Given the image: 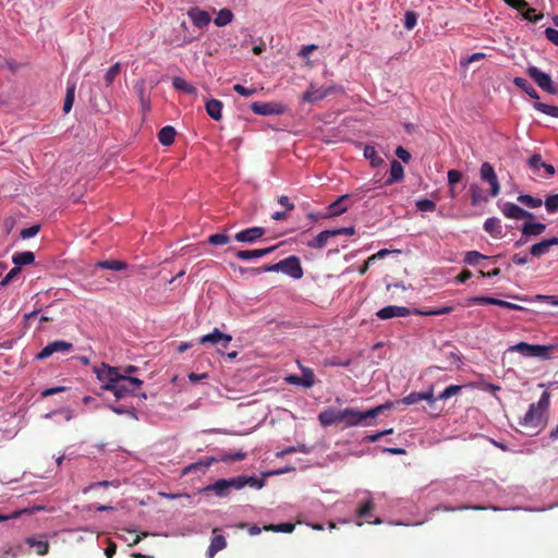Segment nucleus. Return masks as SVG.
I'll list each match as a JSON object with an SVG mask.
<instances>
[{
  "label": "nucleus",
  "mask_w": 558,
  "mask_h": 558,
  "mask_svg": "<svg viewBox=\"0 0 558 558\" xmlns=\"http://www.w3.org/2000/svg\"><path fill=\"white\" fill-rule=\"evenodd\" d=\"M263 271H282L294 279H300L303 276L300 259L296 256H289L277 264L264 266ZM256 272H260V269H256Z\"/></svg>",
  "instance_id": "f03ea898"
},
{
  "label": "nucleus",
  "mask_w": 558,
  "mask_h": 558,
  "mask_svg": "<svg viewBox=\"0 0 558 558\" xmlns=\"http://www.w3.org/2000/svg\"><path fill=\"white\" fill-rule=\"evenodd\" d=\"M187 16L191 19L192 23L198 28L206 27L211 21L209 13L204 10H201L199 8H191L187 11Z\"/></svg>",
  "instance_id": "a211bd4d"
},
{
  "label": "nucleus",
  "mask_w": 558,
  "mask_h": 558,
  "mask_svg": "<svg viewBox=\"0 0 558 558\" xmlns=\"http://www.w3.org/2000/svg\"><path fill=\"white\" fill-rule=\"evenodd\" d=\"M110 410L112 412L117 413V414H128V415H130V416H132L134 418H137V416H136V414H135V412L133 410H130V409H128L125 407H122V405H120V407L110 405Z\"/></svg>",
  "instance_id": "69168bd1"
},
{
  "label": "nucleus",
  "mask_w": 558,
  "mask_h": 558,
  "mask_svg": "<svg viewBox=\"0 0 558 558\" xmlns=\"http://www.w3.org/2000/svg\"><path fill=\"white\" fill-rule=\"evenodd\" d=\"M318 421L323 426H330L336 423H341L340 410L326 409L318 414Z\"/></svg>",
  "instance_id": "aec40b11"
},
{
  "label": "nucleus",
  "mask_w": 558,
  "mask_h": 558,
  "mask_svg": "<svg viewBox=\"0 0 558 558\" xmlns=\"http://www.w3.org/2000/svg\"><path fill=\"white\" fill-rule=\"evenodd\" d=\"M73 348L71 342L64 340H56L49 342L37 355V360H45L57 352L66 353L70 352Z\"/></svg>",
  "instance_id": "f8f14e48"
},
{
  "label": "nucleus",
  "mask_w": 558,
  "mask_h": 558,
  "mask_svg": "<svg viewBox=\"0 0 558 558\" xmlns=\"http://www.w3.org/2000/svg\"><path fill=\"white\" fill-rule=\"evenodd\" d=\"M264 530L272 531V532L291 533L294 530V524H292V523L269 524V525L264 526Z\"/></svg>",
  "instance_id": "79ce46f5"
},
{
  "label": "nucleus",
  "mask_w": 558,
  "mask_h": 558,
  "mask_svg": "<svg viewBox=\"0 0 558 558\" xmlns=\"http://www.w3.org/2000/svg\"><path fill=\"white\" fill-rule=\"evenodd\" d=\"M554 245H558V236L543 240L531 247V254L535 257H541L548 253L549 248Z\"/></svg>",
  "instance_id": "6ab92c4d"
},
{
  "label": "nucleus",
  "mask_w": 558,
  "mask_h": 558,
  "mask_svg": "<svg viewBox=\"0 0 558 558\" xmlns=\"http://www.w3.org/2000/svg\"><path fill=\"white\" fill-rule=\"evenodd\" d=\"M40 227L38 225H34L29 228L22 229L20 235L22 239H29L35 236L39 232Z\"/></svg>",
  "instance_id": "13d9d810"
},
{
  "label": "nucleus",
  "mask_w": 558,
  "mask_h": 558,
  "mask_svg": "<svg viewBox=\"0 0 558 558\" xmlns=\"http://www.w3.org/2000/svg\"><path fill=\"white\" fill-rule=\"evenodd\" d=\"M468 302L471 305H474V304H493V305H497L498 304V299L490 298V296H473V298L469 299Z\"/></svg>",
  "instance_id": "09e8293b"
},
{
  "label": "nucleus",
  "mask_w": 558,
  "mask_h": 558,
  "mask_svg": "<svg viewBox=\"0 0 558 558\" xmlns=\"http://www.w3.org/2000/svg\"><path fill=\"white\" fill-rule=\"evenodd\" d=\"M302 377L301 378V385L311 388L315 384V375L314 372L308 367H301Z\"/></svg>",
  "instance_id": "4c0bfd02"
},
{
  "label": "nucleus",
  "mask_w": 558,
  "mask_h": 558,
  "mask_svg": "<svg viewBox=\"0 0 558 558\" xmlns=\"http://www.w3.org/2000/svg\"><path fill=\"white\" fill-rule=\"evenodd\" d=\"M265 234V229L262 227H253L238 232L234 239L238 242L254 243Z\"/></svg>",
  "instance_id": "2eb2a0df"
},
{
  "label": "nucleus",
  "mask_w": 558,
  "mask_h": 558,
  "mask_svg": "<svg viewBox=\"0 0 558 558\" xmlns=\"http://www.w3.org/2000/svg\"><path fill=\"white\" fill-rule=\"evenodd\" d=\"M214 461H215L214 458H208L206 460H202V461L192 463L184 468L183 474H189V473L196 472V471L204 472L211 465V463Z\"/></svg>",
  "instance_id": "473e14b6"
},
{
  "label": "nucleus",
  "mask_w": 558,
  "mask_h": 558,
  "mask_svg": "<svg viewBox=\"0 0 558 558\" xmlns=\"http://www.w3.org/2000/svg\"><path fill=\"white\" fill-rule=\"evenodd\" d=\"M471 203L472 205H478L483 202H487V197L484 196L480 190V187L475 184L471 185Z\"/></svg>",
  "instance_id": "37998d69"
},
{
  "label": "nucleus",
  "mask_w": 558,
  "mask_h": 558,
  "mask_svg": "<svg viewBox=\"0 0 558 558\" xmlns=\"http://www.w3.org/2000/svg\"><path fill=\"white\" fill-rule=\"evenodd\" d=\"M484 230L494 238L502 236V226L500 219L498 218L492 217L486 219L484 222Z\"/></svg>",
  "instance_id": "4be33fe9"
},
{
  "label": "nucleus",
  "mask_w": 558,
  "mask_h": 558,
  "mask_svg": "<svg viewBox=\"0 0 558 558\" xmlns=\"http://www.w3.org/2000/svg\"><path fill=\"white\" fill-rule=\"evenodd\" d=\"M518 201L527 206L529 208H537L543 204V201L541 198H536L527 194L520 195L518 197Z\"/></svg>",
  "instance_id": "ea45409f"
},
{
  "label": "nucleus",
  "mask_w": 558,
  "mask_h": 558,
  "mask_svg": "<svg viewBox=\"0 0 558 558\" xmlns=\"http://www.w3.org/2000/svg\"><path fill=\"white\" fill-rule=\"evenodd\" d=\"M392 407V403L387 402L385 404L377 405L367 411H360L353 408H345L340 410L341 423H344L345 427L353 426H372L373 420L381 414L385 410Z\"/></svg>",
  "instance_id": "f257e3e1"
},
{
  "label": "nucleus",
  "mask_w": 558,
  "mask_h": 558,
  "mask_svg": "<svg viewBox=\"0 0 558 558\" xmlns=\"http://www.w3.org/2000/svg\"><path fill=\"white\" fill-rule=\"evenodd\" d=\"M534 108L539 112H543L550 117L558 118V107L556 106H550L543 102H535Z\"/></svg>",
  "instance_id": "a19ab883"
},
{
  "label": "nucleus",
  "mask_w": 558,
  "mask_h": 558,
  "mask_svg": "<svg viewBox=\"0 0 558 558\" xmlns=\"http://www.w3.org/2000/svg\"><path fill=\"white\" fill-rule=\"evenodd\" d=\"M526 73L543 90L551 95L558 94V86L554 84L548 74L538 68L531 65L526 69Z\"/></svg>",
  "instance_id": "423d86ee"
},
{
  "label": "nucleus",
  "mask_w": 558,
  "mask_h": 558,
  "mask_svg": "<svg viewBox=\"0 0 558 558\" xmlns=\"http://www.w3.org/2000/svg\"><path fill=\"white\" fill-rule=\"evenodd\" d=\"M545 36L549 41L558 46V29L548 27L545 29Z\"/></svg>",
  "instance_id": "338daca9"
},
{
  "label": "nucleus",
  "mask_w": 558,
  "mask_h": 558,
  "mask_svg": "<svg viewBox=\"0 0 558 558\" xmlns=\"http://www.w3.org/2000/svg\"><path fill=\"white\" fill-rule=\"evenodd\" d=\"M546 229V226L541 222H525L522 226L521 232L522 238L515 242V246H520L527 242V236L533 235H539L542 234Z\"/></svg>",
  "instance_id": "ddd939ff"
},
{
  "label": "nucleus",
  "mask_w": 558,
  "mask_h": 558,
  "mask_svg": "<svg viewBox=\"0 0 558 558\" xmlns=\"http://www.w3.org/2000/svg\"><path fill=\"white\" fill-rule=\"evenodd\" d=\"M550 396L548 392H543L538 402L535 404L541 411H545L549 405Z\"/></svg>",
  "instance_id": "0e129e2a"
},
{
  "label": "nucleus",
  "mask_w": 558,
  "mask_h": 558,
  "mask_svg": "<svg viewBox=\"0 0 558 558\" xmlns=\"http://www.w3.org/2000/svg\"><path fill=\"white\" fill-rule=\"evenodd\" d=\"M233 89H234V92H236L238 94H240L243 97H251V96L255 95L257 92L256 88H247L241 84H235L233 86Z\"/></svg>",
  "instance_id": "6e6d98bb"
},
{
  "label": "nucleus",
  "mask_w": 558,
  "mask_h": 558,
  "mask_svg": "<svg viewBox=\"0 0 558 558\" xmlns=\"http://www.w3.org/2000/svg\"><path fill=\"white\" fill-rule=\"evenodd\" d=\"M349 197L348 194L341 195L338 199L331 203L328 207L330 217L339 216L347 211V206L343 205V202Z\"/></svg>",
  "instance_id": "c85d7f7f"
},
{
  "label": "nucleus",
  "mask_w": 558,
  "mask_h": 558,
  "mask_svg": "<svg viewBox=\"0 0 558 558\" xmlns=\"http://www.w3.org/2000/svg\"><path fill=\"white\" fill-rule=\"evenodd\" d=\"M175 134L174 128L167 125L159 131L158 140L162 145L169 146L174 142Z\"/></svg>",
  "instance_id": "bb28decb"
},
{
  "label": "nucleus",
  "mask_w": 558,
  "mask_h": 558,
  "mask_svg": "<svg viewBox=\"0 0 558 558\" xmlns=\"http://www.w3.org/2000/svg\"><path fill=\"white\" fill-rule=\"evenodd\" d=\"M513 83L517 87H519L520 89L525 92L531 98H534V99L539 98L536 89L532 86V84L527 80H525L523 77H515L513 80Z\"/></svg>",
  "instance_id": "cd10ccee"
},
{
  "label": "nucleus",
  "mask_w": 558,
  "mask_h": 558,
  "mask_svg": "<svg viewBox=\"0 0 558 558\" xmlns=\"http://www.w3.org/2000/svg\"><path fill=\"white\" fill-rule=\"evenodd\" d=\"M21 272V268L15 266L12 268L5 277L0 282L1 286H7L9 282H11Z\"/></svg>",
  "instance_id": "680f3d73"
},
{
  "label": "nucleus",
  "mask_w": 558,
  "mask_h": 558,
  "mask_svg": "<svg viewBox=\"0 0 558 558\" xmlns=\"http://www.w3.org/2000/svg\"><path fill=\"white\" fill-rule=\"evenodd\" d=\"M143 385V381L137 377H131L126 375L120 376L119 380L111 388V392L117 399L125 398L126 396L133 395L137 388Z\"/></svg>",
  "instance_id": "20e7f679"
},
{
  "label": "nucleus",
  "mask_w": 558,
  "mask_h": 558,
  "mask_svg": "<svg viewBox=\"0 0 558 558\" xmlns=\"http://www.w3.org/2000/svg\"><path fill=\"white\" fill-rule=\"evenodd\" d=\"M417 23V14L413 11H407L404 14V27L409 31L413 29Z\"/></svg>",
  "instance_id": "603ef678"
},
{
  "label": "nucleus",
  "mask_w": 558,
  "mask_h": 558,
  "mask_svg": "<svg viewBox=\"0 0 558 558\" xmlns=\"http://www.w3.org/2000/svg\"><path fill=\"white\" fill-rule=\"evenodd\" d=\"M363 155L366 159L369 160L372 167L374 168L379 167L384 162V159L377 155L375 147L371 145H366L364 147Z\"/></svg>",
  "instance_id": "7c9ffc66"
},
{
  "label": "nucleus",
  "mask_w": 558,
  "mask_h": 558,
  "mask_svg": "<svg viewBox=\"0 0 558 558\" xmlns=\"http://www.w3.org/2000/svg\"><path fill=\"white\" fill-rule=\"evenodd\" d=\"M501 213L507 217L511 219H524V218H532L533 214L521 208L520 206L513 204V203H505L501 206Z\"/></svg>",
  "instance_id": "4468645a"
},
{
  "label": "nucleus",
  "mask_w": 558,
  "mask_h": 558,
  "mask_svg": "<svg viewBox=\"0 0 558 558\" xmlns=\"http://www.w3.org/2000/svg\"><path fill=\"white\" fill-rule=\"evenodd\" d=\"M553 345H539V344H530L526 342H519L509 348L511 352H519L524 356H537V357H548V352L553 349Z\"/></svg>",
  "instance_id": "0eeeda50"
},
{
  "label": "nucleus",
  "mask_w": 558,
  "mask_h": 558,
  "mask_svg": "<svg viewBox=\"0 0 558 558\" xmlns=\"http://www.w3.org/2000/svg\"><path fill=\"white\" fill-rule=\"evenodd\" d=\"M373 509H374V502H373V500L369 499L357 510V515L360 518H366L369 515V513L372 512Z\"/></svg>",
  "instance_id": "bf43d9fd"
},
{
  "label": "nucleus",
  "mask_w": 558,
  "mask_h": 558,
  "mask_svg": "<svg viewBox=\"0 0 558 558\" xmlns=\"http://www.w3.org/2000/svg\"><path fill=\"white\" fill-rule=\"evenodd\" d=\"M331 230L322 231L315 239L310 241L307 245L313 248H323L329 238L333 236Z\"/></svg>",
  "instance_id": "2f4dec72"
},
{
  "label": "nucleus",
  "mask_w": 558,
  "mask_h": 558,
  "mask_svg": "<svg viewBox=\"0 0 558 558\" xmlns=\"http://www.w3.org/2000/svg\"><path fill=\"white\" fill-rule=\"evenodd\" d=\"M74 96H75V84L69 83L66 88V94L63 102V111L65 113H69L73 107L74 102Z\"/></svg>",
  "instance_id": "e433bc0d"
},
{
  "label": "nucleus",
  "mask_w": 558,
  "mask_h": 558,
  "mask_svg": "<svg viewBox=\"0 0 558 558\" xmlns=\"http://www.w3.org/2000/svg\"><path fill=\"white\" fill-rule=\"evenodd\" d=\"M415 205L421 211H433L436 208V203L428 198L418 199Z\"/></svg>",
  "instance_id": "de8ad7c7"
},
{
  "label": "nucleus",
  "mask_w": 558,
  "mask_h": 558,
  "mask_svg": "<svg viewBox=\"0 0 558 558\" xmlns=\"http://www.w3.org/2000/svg\"><path fill=\"white\" fill-rule=\"evenodd\" d=\"M487 257L478 253L477 251H470L465 254L464 263L469 265H477L481 259H486Z\"/></svg>",
  "instance_id": "49530a36"
},
{
  "label": "nucleus",
  "mask_w": 558,
  "mask_h": 558,
  "mask_svg": "<svg viewBox=\"0 0 558 558\" xmlns=\"http://www.w3.org/2000/svg\"><path fill=\"white\" fill-rule=\"evenodd\" d=\"M35 255L33 252L26 251L21 253H15L12 257L13 263L15 266L20 267L24 265H29L34 262Z\"/></svg>",
  "instance_id": "c756f323"
},
{
  "label": "nucleus",
  "mask_w": 558,
  "mask_h": 558,
  "mask_svg": "<svg viewBox=\"0 0 558 558\" xmlns=\"http://www.w3.org/2000/svg\"><path fill=\"white\" fill-rule=\"evenodd\" d=\"M410 314V310L404 306L389 305L376 313L380 319H390L393 317H405Z\"/></svg>",
  "instance_id": "dca6fc26"
},
{
  "label": "nucleus",
  "mask_w": 558,
  "mask_h": 558,
  "mask_svg": "<svg viewBox=\"0 0 558 558\" xmlns=\"http://www.w3.org/2000/svg\"><path fill=\"white\" fill-rule=\"evenodd\" d=\"M26 543L31 547H34L38 555H46L48 553L49 544L46 541H37V539L33 538V537H28L26 539Z\"/></svg>",
  "instance_id": "58836bf2"
},
{
  "label": "nucleus",
  "mask_w": 558,
  "mask_h": 558,
  "mask_svg": "<svg viewBox=\"0 0 558 558\" xmlns=\"http://www.w3.org/2000/svg\"><path fill=\"white\" fill-rule=\"evenodd\" d=\"M205 489L215 492V494L218 497H226V496H228L231 488L228 484V481L226 478H222V480H218L217 482H215L211 485H208Z\"/></svg>",
  "instance_id": "a878e982"
},
{
  "label": "nucleus",
  "mask_w": 558,
  "mask_h": 558,
  "mask_svg": "<svg viewBox=\"0 0 558 558\" xmlns=\"http://www.w3.org/2000/svg\"><path fill=\"white\" fill-rule=\"evenodd\" d=\"M227 547V541L223 535H215L211 538L207 550V558H214L215 555Z\"/></svg>",
  "instance_id": "393cba45"
},
{
  "label": "nucleus",
  "mask_w": 558,
  "mask_h": 558,
  "mask_svg": "<svg viewBox=\"0 0 558 558\" xmlns=\"http://www.w3.org/2000/svg\"><path fill=\"white\" fill-rule=\"evenodd\" d=\"M447 177L449 185L452 186L461 180L462 173L459 170L451 169L448 171Z\"/></svg>",
  "instance_id": "052dcab7"
},
{
  "label": "nucleus",
  "mask_w": 558,
  "mask_h": 558,
  "mask_svg": "<svg viewBox=\"0 0 558 558\" xmlns=\"http://www.w3.org/2000/svg\"><path fill=\"white\" fill-rule=\"evenodd\" d=\"M546 210L550 214L558 211V194L550 195L545 201Z\"/></svg>",
  "instance_id": "8fccbe9b"
},
{
  "label": "nucleus",
  "mask_w": 558,
  "mask_h": 558,
  "mask_svg": "<svg viewBox=\"0 0 558 558\" xmlns=\"http://www.w3.org/2000/svg\"><path fill=\"white\" fill-rule=\"evenodd\" d=\"M423 393L421 392H412L409 396L404 397L401 402L407 405L415 404L420 401H423Z\"/></svg>",
  "instance_id": "864d4df0"
},
{
  "label": "nucleus",
  "mask_w": 558,
  "mask_h": 558,
  "mask_svg": "<svg viewBox=\"0 0 558 558\" xmlns=\"http://www.w3.org/2000/svg\"><path fill=\"white\" fill-rule=\"evenodd\" d=\"M323 364L325 366H343V367H347V366H349L351 364V360L341 361L338 357H329V359H325Z\"/></svg>",
  "instance_id": "5fc2aeb1"
},
{
  "label": "nucleus",
  "mask_w": 558,
  "mask_h": 558,
  "mask_svg": "<svg viewBox=\"0 0 558 558\" xmlns=\"http://www.w3.org/2000/svg\"><path fill=\"white\" fill-rule=\"evenodd\" d=\"M481 179L486 181L489 186V195L496 197L500 192V185L493 166L489 162H483L480 169Z\"/></svg>",
  "instance_id": "9d476101"
},
{
  "label": "nucleus",
  "mask_w": 558,
  "mask_h": 558,
  "mask_svg": "<svg viewBox=\"0 0 558 558\" xmlns=\"http://www.w3.org/2000/svg\"><path fill=\"white\" fill-rule=\"evenodd\" d=\"M121 71V64L119 62L114 63L112 66L108 69V71L105 74V82L107 85L112 84V82L116 80V77L119 75Z\"/></svg>",
  "instance_id": "c03bdc74"
},
{
  "label": "nucleus",
  "mask_w": 558,
  "mask_h": 558,
  "mask_svg": "<svg viewBox=\"0 0 558 558\" xmlns=\"http://www.w3.org/2000/svg\"><path fill=\"white\" fill-rule=\"evenodd\" d=\"M403 174H404V170H403L402 165L397 160H392L391 165H390V174L386 181V184L391 185L396 182L401 181L403 179Z\"/></svg>",
  "instance_id": "b1692460"
},
{
  "label": "nucleus",
  "mask_w": 558,
  "mask_h": 558,
  "mask_svg": "<svg viewBox=\"0 0 558 558\" xmlns=\"http://www.w3.org/2000/svg\"><path fill=\"white\" fill-rule=\"evenodd\" d=\"M96 267L102 268V269L120 271V270H123L126 268V264L123 262H120V260L109 259V260H104V262L97 263Z\"/></svg>",
  "instance_id": "c9c22d12"
},
{
  "label": "nucleus",
  "mask_w": 558,
  "mask_h": 558,
  "mask_svg": "<svg viewBox=\"0 0 558 558\" xmlns=\"http://www.w3.org/2000/svg\"><path fill=\"white\" fill-rule=\"evenodd\" d=\"M233 20V13L231 12V10L229 9H221L214 23L218 26V27H222V26H226L228 25L229 23H231Z\"/></svg>",
  "instance_id": "72a5a7b5"
},
{
  "label": "nucleus",
  "mask_w": 558,
  "mask_h": 558,
  "mask_svg": "<svg viewBox=\"0 0 558 558\" xmlns=\"http://www.w3.org/2000/svg\"><path fill=\"white\" fill-rule=\"evenodd\" d=\"M462 387L458 385H450L448 386L439 396V400H447L451 398L452 396L458 395L461 391Z\"/></svg>",
  "instance_id": "a18cd8bd"
},
{
  "label": "nucleus",
  "mask_w": 558,
  "mask_h": 558,
  "mask_svg": "<svg viewBox=\"0 0 558 558\" xmlns=\"http://www.w3.org/2000/svg\"><path fill=\"white\" fill-rule=\"evenodd\" d=\"M172 84H173V87L178 90H182V92H184L186 94H191V95L196 94V88L193 85H191L190 83H187L182 77H174L172 81Z\"/></svg>",
  "instance_id": "f704fd0d"
},
{
  "label": "nucleus",
  "mask_w": 558,
  "mask_h": 558,
  "mask_svg": "<svg viewBox=\"0 0 558 558\" xmlns=\"http://www.w3.org/2000/svg\"><path fill=\"white\" fill-rule=\"evenodd\" d=\"M205 109L207 114L216 120L219 121L222 118V102L218 99H210L206 102Z\"/></svg>",
  "instance_id": "5701e85b"
},
{
  "label": "nucleus",
  "mask_w": 558,
  "mask_h": 558,
  "mask_svg": "<svg viewBox=\"0 0 558 558\" xmlns=\"http://www.w3.org/2000/svg\"><path fill=\"white\" fill-rule=\"evenodd\" d=\"M336 92H342L341 86L339 85H330V86H316L315 84L311 83L310 87L306 92L302 95V100L306 102H317L326 98L328 95L336 93Z\"/></svg>",
  "instance_id": "39448f33"
},
{
  "label": "nucleus",
  "mask_w": 558,
  "mask_h": 558,
  "mask_svg": "<svg viewBox=\"0 0 558 558\" xmlns=\"http://www.w3.org/2000/svg\"><path fill=\"white\" fill-rule=\"evenodd\" d=\"M396 155L403 162H409L411 159V154L407 149H404L402 146L397 147Z\"/></svg>",
  "instance_id": "774afa93"
},
{
  "label": "nucleus",
  "mask_w": 558,
  "mask_h": 558,
  "mask_svg": "<svg viewBox=\"0 0 558 558\" xmlns=\"http://www.w3.org/2000/svg\"><path fill=\"white\" fill-rule=\"evenodd\" d=\"M94 373L97 379L102 383L101 389L107 391H111V388L114 387L121 376L118 367L110 366L106 363H102L100 366H95Z\"/></svg>",
  "instance_id": "7ed1b4c3"
},
{
  "label": "nucleus",
  "mask_w": 558,
  "mask_h": 558,
  "mask_svg": "<svg viewBox=\"0 0 558 558\" xmlns=\"http://www.w3.org/2000/svg\"><path fill=\"white\" fill-rule=\"evenodd\" d=\"M251 109L258 116H277L283 113L286 110L282 104L276 101H255L251 104Z\"/></svg>",
  "instance_id": "1a4fd4ad"
},
{
  "label": "nucleus",
  "mask_w": 558,
  "mask_h": 558,
  "mask_svg": "<svg viewBox=\"0 0 558 558\" xmlns=\"http://www.w3.org/2000/svg\"><path fill=\"white\" fill-rule=\"evenodd\" d=\"M526 10L524 12H522V16L523 19L530 21V22H537L539 21L543 15L542 14H538V15H535L534 12L535 10L532 9V8H525Z\"/></svg>",
  "instance_id": "e2e57ef3"
},
{
  "label": "nucleus",
  "mask_w": 558,
  "mask_h": 558,
  "mask_svg": "<svg viewBox=\"0 0 558 558\" xmlns=\"http://www.w3.org/2000/svg\"><path fill=\"white\" fill-rule=\"evenodd\" d=\"M543 411H541L535 403H532L529 408V411L521 418L520 425L525 428L537 429L542 426L543 423Z\"/></svg>",
  "instance_id": "9b49d317"
},
{
  "label": "nucleus",
  "mask_w": 558,
  "mask_h": 558,
  "mask_svg": "<svg viewBox=\"0 0 558 558\" xmlns=\"http://www.w3.org/2000/svg\"><path fill=\"white\" fill-rule=\"evenodd\" d=\"M230 242V238L223 233L211 234L208 238V243L213 245H225Z\"/></svg>",
  "instance_id": "3c124183"
},
{
  "label": "nucleus",
  "mask_w": 558,
  "mask_h": 558,
  "mask_svg": "<svg viewBox=\"0 0 558 558\" xmlns=\"http://www.w3.org/2000/svg\"><path fill=\"white\" fill-rule=\"evenodd\" d=\"M527 163H529V167L538 175H542L541 169H544L547 177H551L555 174L554 166L544 162L541 155H538V154L533 155L529 159Z\"/></svg>",
  "instance_id": "f3484780"
},
{
  "label": "nucleus",
  "mask_w": 558,
  "mask_h": 558,
  "mask_svg": "<svg viewBox=\"0 0 558 558\" xmlns=\"http://www.w3.org/2000/svg\"><path fill=\"white\" fill-rule=\"evenodd\" d=\"M275 248H276V246H270V247L263 248V250L238 251L235 253V256L241 260H248V259L266 256V255L270 254L271 252H274Z\"/></svg>",
  "instance_id": "412c9836"
},
{
  "label": "nucleus",
  "mask_w": 558,
  "mask_h": 558,
  "mask_svg": "<svg viewBox=\"0 0 558 558\" xmlns=\"http://www.w3.org/2000/svg\"><path fill=\"white\" fill-rule=\"evenodd\" d=\"M232 340L230 335L221 332L218 328H215L213 332L204 335L199 338V343L206 344L209 343L218 348V351L221 352L223 349H227Z\"/></svg>",
  "instance_id": "6e6552de"
},
{
  "label": "nucleus",
  "mask_w": 558,
  "mask_h": 558,
  "mask_svg": "<svg viewBox=\"0 0 558 558\" xmlns=\"http://www.w3.org/2000/svg\"><path fill=\"white\" fill-rule=\"evenodd\" d=\"M230 488L232 489H241L246 486L245 476H238L233 478L227 480Z\"/></svg>",
  "instance_id": "4d7b16f0"
}]
</instances>
